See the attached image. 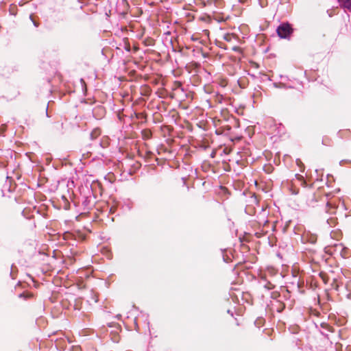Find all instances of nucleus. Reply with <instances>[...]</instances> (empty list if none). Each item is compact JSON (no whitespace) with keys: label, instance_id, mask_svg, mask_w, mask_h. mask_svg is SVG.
<instances>
[{"label":"nucleus","instance_id":"nucleus-11","mask_svg":"<svg viewBox=\"0 0 351 351\" xmlns=\"http://www.w3.org/2000/svg\"><path fill=\"white\" fill-rule=\"evenodd\" d=\"M125 49L128 51L130 50V45L128 43L126 44Z\"/></svg>","mask_w":351,"mask_h":351},{"label":"nucleus","instance_id":"nucleus-2","mask_svg":"<svg viewBox=\"0 0 351 351\" xmlns=\"http://www.w3.org/2000/svg\"><path fill=\"white\" fill-rule=\"evenodd\" d=\"M205 5L212 8H221L224 6L223 0H206Z\"/></svg>","mask_w":351,"mask_h":351},{"label":"nucleus","instance_id":"nucleus-3","mask_svg":"<svg viewBox=\"0 0 351 351\" xmlns=\"http://www.w3.org/2000/svg\"><path fill=\"white\" fill-rule=\"evenodd\" d=\"M338 2L341 7L349 10H351V0H338Z\"/></svg>","mask_w":351,"mask_h":351},{"label":"nucleus","instance_id":"nucleus-1","mask_svg":"<svg viewBox=\"0 0 351 351\" xmlns=\"http://www.w3.org/2000/svg\"><path fill=\"white\" fill-rule=\"evenodd\" d=\"M276 32L280 38H289L293 32V29L289 23H284L278 27Z\"/></svg>","mask_w":351,"mask_h":351},{"label":"nucleus","instance_id":"nucleus-7","mask_svg":"<svg viewBox=\"0 0 351 351\" xmlns=\"http://www.w3.org/2000/svg\"><path fill=\"white\" fill-rule=\"evenodd\" d=\"M217 84L224 88L228 85V80L223 77H219L217 80Z\"/></svg>","mask_w":351,"mask_h":351},{"label":"nucleus","instance_id":"nucleus-12","mask_svg":"<svg viewBox=\"0 0 351 351\" xmlns=\"http://www.w3.org/2000/svg\"><path fill=\"white\" fill-rule=\"evenodd\" d=\"M123 2L128 4L126 0H123Z\"/></svg>","mask_w":351,"mask_h":351},{"label":"nucleus","instance_id":"nucleus-13","mask_svg":"<svg viewBox=\"0 0 351 351\" xmlns=\"http://www.w3.org/2000/svg\"><path fill=\"white\" fill-rule=\"evenodd\" d=\"M124 40L125 43H128V38H125Z\"/></svg>","mask_w":351,"mask_h":351},{"label":"nucleus","instance_id":"nucleus-5","mask_svg":"<svg viewBox=\"0 0 351 351\" xmlns=\"http://www.w3.org/2000/svg\"><path fill=\"white\" fill-rule=\"evenodd\" d=\"M62 203L61 204V206L64 210H69L70 208V202H69V200L64 196H62Z\"/></svg>","mask_w":351,"mask_h":351},{"label":"nucleus","instance_id":"nucleus-10","mask_svg":"<svg viewBox=\"0 0 351 351\" xmlns=\"http://www.w3.org/2000/svg\"><path fill=\"white\" fill-rule=\"evenodd\" d=\"M263 170H264L265 173L270 174L274 171V167L271 165H270V164L265 165L264 166V167H263Z\"/></svg>","mask_w":351,"mask_h":351},{"label":"nucleus","instance_id":"nucleus-4","mask_svg":"<svg viewBox=\"0 0 351 351\" xmlns=\"http://www.w3.org/2000/svg\"><path fill=\"white\" fill-rule=\"evenodd\" d=\"M141 133L143 139H149L152 136V133L151 130L148 129L143 130Z\"/></svg>","mask_w":351,"mask_h":351},{"label":"nucleus","instance_id":"nucleus-8","mask_svg":"<svg viewBox=\"0 0 351 351\" xmlns=\"http://www.w3.org/2000/svg\"><path fill=\"white\" fill-rule=\"evenodd\" d=\"M296 181L304 187H306L308 185L307 184V180L306 179H304V177H300V176L296 177Z\"/></svg>","mask_w":351,"mask_h":351},{"label":"nucleus","instance_id":"nucleus-6","mask_svg":"<svg viewBox=\"0 0 351 351\" xmlns=\"http://www.w3.org/2000/svg\"><path fill=\"white\" fill-rule=\"evenodd\" d=\"M101 134V130L99 128H95L90 133L92 139H95Z\"/></svg>","mask_w":351,"mask_h":351},{"label":"nucleus","instance_id":"nucleus-9","mask_svg":"<svg viewBox=\"0 0 351 351\" xmlns=\"http://www.w3.org/2000/svg\"><path fill=\"white\" fill-rule=\"evenodd\" d=\"M182 84L181 82L180 81H175L173 83V86H172V90H176L178 88H181V90L182 91H184V89L182 88Z\"/></svg>","mask_w":351,"mask_h":351}]
</instances>
